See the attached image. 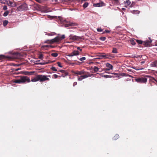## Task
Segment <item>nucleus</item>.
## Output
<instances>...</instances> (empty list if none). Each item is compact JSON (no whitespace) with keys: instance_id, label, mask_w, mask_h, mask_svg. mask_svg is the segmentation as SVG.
<instances>
[{"instance_id":"f257e3e1","label":"nucleus","mask_w":157,"mask_h":157,"mask_svg":"<svg viewBox=\"0 0 157 157\" xmlns=\"http://www.w3.org/2000/svg\"><path fill=\"white\" fill-rule=\"evenodd\" d=\"M47 76L43 75H37L34 78L31 79V81L36 82L39 81L40 82H43L46 81H49V79L47 77Z\"/></svg>"},{"instance_id":"f03ea898","label":"nucleus","mask_w":157,"mask_h":157,"mask_svg":"<svg viewBox=\"0 0 157 157\" xmlns=\"http://www.w3.org/2000/svg\"><path fill=\"white\" fill-rule=\"evenodd\" d=\"M26 82H30V80L29 78L24 76H21L19 78L13 80V82L18 83H25Z\"/></svg>"},{"instance_id":"7ed1b4c3","label":"nucleus","mask_w":157,"mask_h":157,"mask_svg":"<svg viewBox=\"0 0 157 157\" xmlns=\"http://www.w3.org/2000/svg\"><path fill=\"white\" fill-rule=\"evenodd\" d=\"M60 41V37L59 36L56 37L54 38L51 40H47L45 41L44 43L53 44L54 43H57Z\"/></svg>"},{"instance_id":"20e7f679","label":"nucleus","mask_w":157,"mask_h":157,"mask_svg":"<svg viewBox=\"0 0 157 157\" xmlns=\"http://www.w3.org/2000/svg\"><path fill=\"white\" fill-rule=\"evenodd\" d=\"M135 81L140 83H146L147 81V78L146 77L138 78L135 79Z\"/></svg>"},{"instance_id":"39448f33","label":"nucleus","mask_w":157,"mask_h":157,"mask_svg":"<svg viewBox=\"0 0 157 157\" xmlns=\"http://www.w3.org/2000/svg\"><path fill=\"white\" fill-rule=\"evenodd\" d=\"M70 39L75 40H84L83 36H73L70 35L69 36Z\"/></svg>"},{"instance_id":"423d86ee","label":"nucleus","mask_w":157,"mask_h":157,"mask_svg":"<svg viewBox=\"0 0 157 157\" xmlns=\"http://www.w3.org/2000/svg\"><path fill=\"white\" fill-rule=\"evenodd\" d=\"M149 40H147L146 41H143V45H144L145 47H150L151 45V43L152 42V40L150 39V37H149Z\"/></svg>"},{"instance_id":"0eeeda50","label":"nucleus","mask_w":157,"mask_h":157,"mask_svg":"<svg viewBox=\"0 0 157 157\" xmlns=\"http://www.w3.org/2000/svg\"><path fill=\"white\" fill-rule=\"evenodd\" d=\"M105 4L102 2L97 3H94L93 4V6L95 7H100L105 6Z\"/></svg>"},{"instance_id":"6e6552de","label":"nucleus","mask_w":157,"mask_h":157,"mask_svg":"<svg viewBox=\"0 0 157 157\" xmlns=\"http://www.w3.org/2000/svg\"><path fill=\"white\" fill-rule=\"evenodd\" d=\"M113 75L117 77L118 76V75L117 73H112L111 75H104L102 76V77L105 78H112V77H113Z\"/></svg>"},{"instance_id":"1a4fd4ad","label":"nucleus","mask_w":157,"mask_h":157,"mask_svg":"<svg viewBox=\"0 0 157 157\" xmlns=\"http://www.w3.org/2000/svg\"><path fill=\"white\" fill-rule=\"evenodd\" d=\"M86 73L83 75H81V77L82 78V79H85L88 77L91 76V75L90 74L87 72H86Z\"/></svg>"},{"instance_id":"9d476101","label":"nucleus","mask_w":157,"mask_h":157,"mask_svg":"<svg viewBox=\"0 0 157 157\" xmlns=\"http://www.w3.org/2000/svg\"><path fill=\"white\" fill-rule=\"evenodd\" d=\"M20 8L22 10H28L27 5L26 4H23L20 6Z\"/></svg>"},{"instance_id":"9b49d317","label":"nucleus","mask_w":157,"mask_h":157,"mask_svg":"<svg viewBox=\"0 0 157 157\" xmlns=\"http://www.w3.org/2000/svg\"><path fill=\"white\" fill-rule=\"evenodd\" d=\"M50 47L49 45H43L41 46V48L43 50H47L50 48Z\"/></svg>"},{"instance_id":"f8f14e48","label":"nucleus","mask_w":157,"mask_h":157,"mask_svg":"<svg viewBox=\"0 0 157 157\" xmlns=\"http://www.w3.org/2000/svg\"><path fill=\"white\" fill-rule=\"evenodd\" d=\"M86 73V72L84 70H82L80 71H77V75H81Z\"/></svg>"},{"instance_id":"ddd939ff","label":"nucleus","mask_w":157,"mask_h":157,"mask_svg":"<svg viewBox=\"0 0 157 157\" xmlns=\"http://www.w3.org/2000/svg\"><path fill=\"white\" fill-rule=\"evenodd\" d=\"M34 71H25L24 74L25 75H31L34 74Z\"/></svg>"},{"instance_id":"4468645a","label":"nucleus","mask_w":157,"mask_h":157,"mask_svg":"<svg viewBox=\"0 0 157 157\" xmlns=\"http://www.w3.org/2000/svg\"><path fill=\"white\" fill-rule=\"evenodd\" d=\"M103 56H102V57H103V58L105 59L110 58V55H109L108 54H105V53H103Z\"/></svg>"},{"instance_id":"2eb2a0df","label":"nucleus","mask_w":157,"mask_h":157,"mask_svg":"<svg viewBox=\"0 0 157 157\" xmlns=\"http://www.w3.org/2000/svg\"><path fill=\"white\" fill-rule=\"evenodd\" d=\"M77 25V24L76 23L69 22L68 24L65 25V26L66 27H68L69 26H73Z\"/></svg>"},{"instance_id":"dca6fc26","label":"nucleus","mask_w":157,"mask_h":157,"mask_svg":"<svg viewBox=\"0 0 157 157\" xmlns=\"http://www.w3.org/2000/svg\"><path fill=\"white\" fill-rule=\"evenodd\" d=\"M106 67L110 70H112L113 67V66L108 63L106 64Z\"/></svg>"},{"instance_id":"f3484780","label":"nucleus","mask_w":157,"mask_h":157,"mask_svg":"<svg viewBox=\"0 0 157 157\" xmlns=\"http://www.w3.org/2000/svg\"><path fill=\"white\" fill-rule=\"evenodd\" d=\"M73 55L74 56H77L79 54V52L78 51L74 50L73 52Z\"/></svg>"},{"instance_id":"a211bd4d","label":"nucleus","mask_w":157,"mask_h":157,"mask_svg":"<svg viewBox=\"0 0 157 157\" xmlns=\"http://www.w3.org/2000/svg\"><path fill=\"white\" fill-rule=\"evenodd\" d=\"M151 65L153 67H156L157 66V60H155L154 62L151 63Z\"/></svg>"},{"instance_id":"6ab92c4d","label":"nucleus","mask_w":157,"mask_h":157,"mask_svg":"<svg viewBox=\"0 0 157 157\" xmlns=\"http://www.w3.org/2000/svg\"><path fill=\"white\" fill-rule=\"evenodd\" d=\"M68 73L66 72L65 73H62V74L61 75L59 76V77H65L66 76L68 75Z\"/></svg>"},{"instance_id":"aec40b11","label":"nucleus","mask_w":157,"mask_h":157,"mask_svg":"<svg viewBox=\"0 0 157 157\" xmlns=\"http://www.w3.org/2000/svg\"><path fill=\"white\" fill-rule=\"evenodd\" d=\"M119 135L118 134H116L113 137V139L114 140H117V139H118V138H119Z\"/></svg>"},{"instance_id":"412c9836","label":"nucleus","mask_w":157,"mask_h":157,"mask_svg":"<svg viewBox=\"0 0 157 157\" xmlns=\"http://www.w3.org/2000/svg\"><path fill=\"white\" fill-rule=\"evenodd\" d=\"M6 57L2 55H0V60H2L4 59H6Z\"/></svg>"},{"instance_id":"4be33fe9","label":"nucleus","mask_w":157,"mask_h":157,"mask_svg":"<svg viewBox=\"0 0 157 157\" xmlns=\"http://www.w3.org/2000/svg\"><path fill=\"white\" fill-rule=\"evenodd\" d=\"M131 3V2L129 0H127L124 2V4L128 6Z\"/></svg>"},{"instance_id":"5701e85b","label":"nucleus","mask_w":157,"mask_h":157,"mask_svg":"<svg viewBox=\"0 0 157 157\" xmlns=\"http://www.w3.org/2000/svg\"><path fill=\"white\" fill-rule=\"evenodd\" d=\"M89 5V3L87 2H85L82 6L84 8H86Z\"/></svg>"},{"instance_id":"b1692460","label":"nucleus","mask_w":157,"mask_h":157,"mask_svg":"<svg viewBox=\"0 0 157 157\" xmlns=\"http://www.w3.org/2000/svg\"><path fill=\"white\" fill-rule=\"evenodd\" d=\"M49 62H41L39 63L38 64L40 65H45L46 64H48L49 63Z\"/></svg>"},{"instance_id":"393cba45","label":"nucleus","mask_w":157,"mask_h":157,"mask_svg":"<svg viewBox=\"0 0 157 157\" xmlns=\"http://www.w3.org/2000/svg\"><path fill=\"white\" fill-rule=\"evenodd\" d=\"M112 52L114 53H117V49L116 48H113Z\"/></svg>"},{"instance_id":"a878e982","label":"nucleus","mask_w":157,"mask_h":157,"mask_svg":"<svg viewBox=\"0 0 157 157\" xmlns=\"http://www.w3.org/2000/svg\"><path fill=\"white\" fill-rule=\"evenodd\" d=\"M120 75L121 76H128L130 77H131V75L127 74H126L125 73H121L120 74Z\"/></svg>"},{"instance_id":"bb28decb","label":"nucleus","mask_w":157,"mask_h":157,"mask_svg":"<svg viewBox=\"0 0 157 157\" xmlns=\"http://www.w3.org/2000/svg\"><path fill=\"white\" fill-rule=\"evenodd\" d=\"M130 41L131 44L132 45H135L136 44L135 40L132 39H131L130 40Z\"/></svg>"},{"instance_id":"cd10ccee","label":"nucleus","mask_w":157,"mask_h":157,"mask_svg":"<svg viewBox=\"0 0 157 157\" xmlns=\"http://www.w3.org/2000/svg\"><path fill=\"white\" fill-rule=\"evenodd\" d=\"M8 21L7 20L4 21L3 22V25L4 26H6L8 23Z\"/></svg>"},{"instance_id":"c85d7f7f","label":"nucleus","mask_w":157,"mask_h":157,"mask_svg":"<svg viewBox=\"0 0 157 157\" xmlns=\"http://www.w3.org/2000/svg\"><path fill=\"white\" fill-rule=\"evenodd\" d=\"M56 33L54 32H51L48 33V36H52L56 35Z\"/></svg>"},{"instance_id":"c756f323","label":"nucleus","mask_w":157,"mask_h":157,"mask_svg":"<svg viewBox=\"0 0 157 157\" xmlns=\"http://www.w3.org/2000/svg\"><path fill=\"white\" fill-rule=\"evenodd\" d=\"M136 41L139 44H143V41L142 40H136Z\"/></svg>"},{"instance_id":"7c9ffc66","label":"nucleus","mask_w":157,"mask_h":157,"mask_svg":"<svg viewBox=\"0 0 157 157\" xmlns=\"http://www.w3.org/2000/svg\"><path fill=\"white\" fill-rule=\"evenodd\" d=\"M51 55L52 56L55 57H56L57 56L58 54L56 53H52Z\"/></svg>"},{"instance_id":"2f4dec72","label":"nucleus","mask_w":157,"mask_h":157,"mask_svg":"<svg viewBox=\"0 0 157 157\" xmlns=\"http://www.w3.org/2000/svg\"><path fill=\"white\" fill-rule=\"evenodd\" d=\"M99 70V68L96 66H94V70L95 72H97Z\"/></svg>"},{"instance_id":"473e14b6","label":"nucleus","mask_w":157,"mask_h":157,"mask_svg":"<svg viewBox=\"0 0 157 157\" xmlns=\"http://www.w3.org/2000/svg\"><path fill=\"white\" fill-rule=\"evenodd\" d=\"M9 12L8 11L6 10V11L3 14V16L4 17H6L8 14Z\"/></svg>"},{"instance_id":"72a5a7b5","label":"nucleus","mask_w":157,"mask_h":157,"mask_svg":"<svg viewBox=\"0 0 157 157\" xmlns=\"http://www.w3.org/2000/svg\"><path fill=\"white\" fill-rule=\"evenodd\" d=\"M131 12L132 13H133L139 14L140 13V11L137 10H133V11H131Z\"/></svg>"},{"instance_id":"f704fd0d","label":"nucleus","mask_w":157,"mask_h":157,"mask_svg":"<svg viewBox=\"0 0 157 157\" xmlns=\"http://www.w3.org/2000/svg\"><path fill=\"white\" fill-rule=\"evenodd\" d=\"M99 39L102 41H104L106 39V38L105 37H100Z\"/></svg>"},{"instance_id":"c9c22d12","label":"nucleus","mask_w":157,"mask_h":157,"mask_svg":"<svg viewBox=\"0 0 157 157\" xmlns=\"http://www.w3.org/2000/svg\"><path fill=\"white\" fill-rule=\"evenodd\" d=\"M38 58L40 59H43V54H40Z\"/></svg>"},{"instance_id":"e433bc0d","label":"nucleus","mask_w":157,"mask_h":157,"mask_svg":"<svg viewBox=\"0 0 157 157\" xmlns=\"http://www.w3.org/2000/svg\"><path fill=\"white\" fill-rule=\"evenodd\" d=\"M86 58L85 57H82L79 59V60L83 62L84 60H85Z\"/></svg>"},{"instance_id":"4c0bfd02","label":"nucleus","mask_w":157,"mask_h":157,"mask_svg":"<svg viewBox=\"0 0 157 157\" xmlns=\"http://www.w3.org/2000/svg\"><path fill=\"white\" fill-rule=\"evenodd\" d=\"M51 69L52 71H57V70L56 69V67H51Z\"/></svg>"},{"instance_id":"58836bf2","label":"nucleus","mask_w":157,"mask_h":157,"mask_svg":"<svg viewBox=\"0 0 157 157\" xmlns=\"http://www.w3.org/2000/svg\"><path fill=\"white\" fill-rule=\"evenodd\" d=\"M59 37L60 38V41H61L62 39H64L65 37L64 35H62L61 36Z\"/></svg>"},{"instance_id":"ea45409f","label":"nucleus","mask_w":157,"mask_h":157,"mask_svg":"<svg viewBox=\"0 0 157 157\" xmlns=\"http://www.w3.org/2000/svg\"><path fill=\"white\" fill-rule=\"evenodd\" d=\"M82 78L81 77V76H78V81H81L82 80Z\"/></svg>"},{"instance_id":"a19ab883","label":"nucleus","mask_w":157,"mask_h":157,"mask_svg":"<svg viewBox=\"0 0 157 157\" xmlns=\"http://www.w3.org/2000/svg\"><path fill=\"white\" fill-rule=\"evenodd\" d=\"M97 30L98 32H101L103 30L101 29V28H99L97 29Z\"/></svg>"},{"instance_id":"79ce46f5","label":"nucleus","mask_w":157,"mask_h":157,"mask_svg":"<svg viewBox=\"0 0 157 157\" xmlns=\"http://www.w3.org/2000/svg\"><path fill=\"white\" fill-rule=\"evenodd\" d=\"M57 64L59 67H62V66L61 65V63L59 62H58L57 63Z\"/></svg>"},{"instance_id":"37998d69","label":"nucleus","mask_w":157,"mask_h":157,"mask_svg":"<svg viewBox=\"0 0 157 157\" xmlns=\"http://www.w3.org/2000/svg\"><path fill=\"white\" fill-rule=\"evenodd\" d=\"M72 73L75 75H77V71H72Z\"/></svg>"},{"instance_id":"c03bdc74","label":"nucleus","mask_w":157,"mask_h":157,"mask_svg":"<svg viewBox=\"0 0 157 157\" xmlns=\"http://www.w3.org/2000/svg\"><path fill=\"white\" fill-rule=\"evenodd\" d=\"M110 32V31L108 30H105L103 32V33H107Z\"/></svg>"},{"instance_id":"a18cd8bd","label":"nucleus","mask_w":157,"mask_h":157,"mask_svg":"<svg viewBox=\"0 0 157 157\" xmlns=\"http://www.w3.org/2000/svg\"><path fill=\"white\" fill-rule=\"evenodd\" d=\"M98 56H99L100 57V58H101V59L103 58V57H102V56H103V53L101 54L100 55H98Z\"/></svg>"},{"instance_id":"49530a36","label":"nucleus","mask_w":157,"mask_h":157,"mask_svg":"<svg viewBox=\"0 0 157 157\" xmlns=\"http://www.w3.org/2000/svg\"><path fill=\"white\" fill-rule=\"evenodd\" d=\"M58 72H61L62 73H65L66 71L64 70H61L60 71H58Z\"/></svg>"},{"instance_id":"de8ad7c7","label":"nucleus","mask_w":157,"mask_h":157,"mask_svg":"<svg viewBox=\"0 0 157 157\" xmlns=\"http://www.w3.org/2000/svg\"><path fill=\"white\" fill-rule=\"evenodd\" d=\"M7 9V6H4L3 7V9L6 10Z\"/></svg>"},{"instance_id":"09e8293b","label":"nucleus","mask_w":157,"mask_h":157,"mask_svg":"<svg viewBox=\"0 0 157 157\" xmlns=\"http://www.w3.org/2000/svg\"><path fill=\"white\" fill-rule=\"evenodd\" d=\"M74 55H73V52H72L71 53L69 54L68 55V56H73Z\"/></svg>"},{"instance_id":"8fccbe9b","label":"nucleus","mask_w":157,"mask_h":157,"mask_svg":"<svg viewBox=\"0 0 157 157\" xmlns=\"http://www.w3.org/2000/svg\"><path fill=\"white\" fill-rule=\"evenodd\" d=\"M78 1V2H81V3H82L83 2L85 1L86 0H77Z\"/></svg>"},{"instance_id":"3c124183","label":"nucleus","mask_w":157,"mask_h":157,"mask_svg":"<svg viewBox=\"0 0 157 157\" xmlns=\"http://www.w3.org/2000/svg\"><path fill=\"white\" fill-rule=\"evenodd\" d=\"M53 76L55 78H57L58 77H59V76L57 75H56V74H54L53 75Z\"/></svg>"},{"instance_id":"603ef678","label":"nucleus","mask_w":157,"mask_h":157,"mask_svg":"<svg viewBox=\"0 0 157 157\" xmlns=\"http://www.w3.org/2000/svg\"><path fill=\"white\" fill-rule=\"evenodd\" d=\"M77 49L79 50L80 51L82 52V49H81L80 47H77Z\"/></svg>"},{"instance_id":"864d4df0","label":"nucleus","mask_w":157,"mask_h":157,"mask_svg":"<svg viewBox=\"0 0 157 157\" xmlns=\"http://www.w3.org/2000/svg\"><path fill=\"white\" fill-rule=\"evenodd\" d=\"M114 3L117 4L118 3V0H114Z\"/></svg>"},{"instance_id":"5fc2aeb1","label":"nucleus","mask_w":157,"mask_h":157,"mask_svg":"<svg viewBox=\"0 0 157 157\" xmlns=\"http://www.w3.org/2000/svg\"><path fill=\"white\" fill-rule=\"evenodd\" d=\"M77 82H74L73 84V86H75L77 85Z\"/></svg>"},{"instance_id":"6e6d98bb","label":"nucleus","mask_w":157,"mask_h":157,"mask_svg":"<svg viewBox=\"0 0 157 157\" xmlns=\"http://www.w3.org/2000/svg\"><path fill=\"white\" fill-rule=\"evenodd\" d=\"M110 70V69H109V68H105V71H109Z\"/></svg>"},{"instance_id":"4d7b16f0","label":"nucleus","mask_w":157,"mask_h":157,"mask_svg":"<svg viewBox=\"0 0 157 157\" xmlns=\"http://www.w3.org/2000/svg\"><path fill=\"white\" fill-rule=\"evenodd\" d=\"M50 46H51V47H50V48H52L54 47V46H53L52 45H50Z\"/></svg>"},{"instance_id":"13d9d810","label":"nucleus","mask_w":157,"mask_h":157,"mask_svg":"<svg viewBox=\"0 0 157 157\" xmlns=\"http://www.w3.org/2000/svg\"><path fill=\"white\" fill-rule=\"evenodd\" d=\"M20 69H20V68H18V69H16V70H15V71H18V70H20Z\"/></svg>"},{"instance_id":"bf43d9fd","label":"nucleus","mask_w":157,"mask_h":157,"mask_svg":"<svg viewBox=\"0 0 157 157\" xmlns=\"http://www.w3.org/2000/svg\"><path fill=\"white\" fill-rule=\"evenodd\" d=\"M52 1H55V2H57L58 1L57 0H52Z\"/></svg>"},{"instance_id":"052dcab7","label":"nucleus","mask_w":157,"mask_h":157,"mask_svg":"<svg viewBox=\"0 0 157 157\" xmlns=\"http://www.w3.org/2000/svg\"><path fill=\"white\" fill-rule=\"evenodd\" d=\"M122 10L124 11H125L126 10L124 8H122Z\"/></svg>"},{"instance_id":"680f3d73","label":"nucleus","mask_w":157,"mask_h":157,"mask_svg":"<svg viewBox=\"0 0 157 157\" xmlns=\"http://www.w3.org/2000/svg\"><path fill=\"white\" fill-rule=\"evenodd\" d=\"M101 59L100 58V57L98 58H96L94 59Z\"/></svg>"},{"instance_id":"e2e57ef3","label":"nucleus","mask_w":157,"mask_h":157,"mask_svg":"<svg viewBox=\"0 0 157 157\" xmlns=\"http://www.w3.org/2000/svg\"><path fill=\"white\" fill-rule=\"evenodd\" d=\"M144 63V62H141V63Z\"/></svg>"},{"instance_id":"0e129e2a","label":"nucleus","mask_w":157,"mask_h":157,"mask_svg":"<svg viewBox=\"0 0 157 157\" xmlns=\"http://www.w3.org/2000/svg\"><path fill=\"white\" fill-rule=\"evenodd\" d=\"M17 66H19V64H18L17 65Z\"/></svg>"},{"instance_id":"69168bd1","label":"nucleus","mask_w":157,"mask_h":157,"mask_svg":"<svg viewBox=\"0 0 157 157\" xmlns=\"http://www.w3.org/2000/svg\"><path fill=\"white\" fill-rule=\"evenodd\" d=\"M130 7H132V5H131V6H130Z\"/></svg>"},{"instance_id":"338daca9","label":"nucleus","mask_w":157,"mask_h":157,"mask_svg":"<svg viewBox=\"0 0 157 157\" xmlns=\"http://www.w3.org/2000/svg\"><path fill=\"white\" fill-rule=\"evenodd\" d=\"M125 6V7H127V6Z\"/></svg>"},{"instance_id":"774afa93","label":"nucleus","mask_w":157,"mask_h":157,"mask_svg":"<svg viewBox=\"0 0 157 157\" xmlns=\"http://www.w3.org/2000/svg\"><path fill=\"white\" fill-rule=\"evenodd\" d=\"M156 50H157V48H156Z\"/></svg>"}]
</instances>
